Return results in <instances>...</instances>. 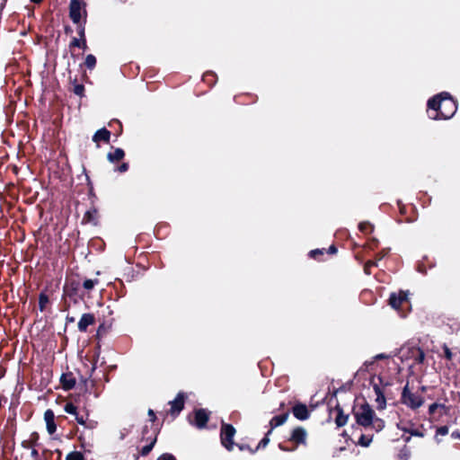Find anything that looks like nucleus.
<instances>
[{
    "instance_id": "nucleus-1",
    "label": "nucleus",
    "mask_w": 460,
    "mask_h": 460,
    "mask_svg": "<svg viewBox=\"0 0 460 460\" xmlns=\"http://www.w3.org/2000/svg\"><path fill=\"white\" fill-rule=\"evenodd\" d=\"M428 115L431 119H451L457 111V102L447 92H442L428 101Z\"/></svg>"
},
{
    "instance_id": "nucleus-2",
    "label": "nucleus",
    "mask_w": 460,
    "mask_h": 460,
    "mask_svg": "<svg viewBox=\"0 0 460 460\" xmlns=\"http://www.w3.org/2000/svg\"><path fill=\"white\" fill-rule=\"evenodd\" d=\"M370 384L376 395V408L379 411L385 410L386 408V401H394L400 391V387L394 380L391 379V382H389L380 376H373L370 379Z\"/></svg>"
},
{
    "instance_id": "nucleus-3",
    "label": "nucleus",
    "mask_w": 460,
    "mask_h": 460,
    "mask_svg": "<svg viewBox=\"0 0 460 460\" xmlns=\"http://www.w3.org/2000/svg\"><path fill=\"white\" fill-rule=\"evenodd\" d=\"M352 413L356 420V423L364 428L370 427L373 423V417H375V411L364 400L362 403H355L352 408Z\"/></svg>"
},
{
    "instance_id": "nucleus-4",
    "label": "nucleus",
    "mask_w": 460,
    "mask_h": 460,
    "mask_svg": "<svg viewBox=\"0 0 460 460\" xmlns=\"http://www.w3.org/2000/svg\"><path fill=\"white\" fill-rule=\"evenodd\" d=\"M81 281L78 279H66L63 287L62 299L65 301L66 308L70 306L66 304V298L74 304H77L79 300L84 297V292L80 293Z\"/></svg>"
},
{
    "instance_id": "nucleus-5",
    "label": "nucleus",
    "mask_w": 460,
    "mask_h": 460,
    "mask_svg": "<svg viewBox=\"0 0 460 460\" xmlns=\"http://www.w3.org/2000/svg\"><path fill=\"white\" fill-rule=\"evenodd\" d=\"M400 402L411 411H416L424 404L425 400L421 394L411 392L407 382L402 389Z\"/></svg>"
},
{
    "instance_id": "nucleus-6",
    "label": "nucleus",
    "mask_w": 460,
    "mask_h": 460,
    "mask_svg": "<svg viewBox=\"0 0 460 460\" xmlns=\"http://www.w3.org/2000/svg\"><path fill=\"white\" fill-rule=\"evenodd\" d=\"M69 18L76 24L87 21L86 3L83 0H70L69 6Z\"/></svg>"
},
{
    "instance_id": "nucleus-7",
    "label": "nucleus",
    "mask_w": 460,
    "mask_h": 460,
    "mask_svg": "<svg viewBox=\"0 0 460 460\" xmlns=\"http://www.w3.org/2000/svg\"><path fill=\"white\" fill-rule=\"evenodd\" d=\"M235 433L236 429L232 424L222 422L220 428V442L227 451H232L234 448V438Z\"/></svg>"
},
{
    "instance_id": "nucleus-8",
    "label": "nucleus",
    "mask_w": 460,
    "mask_h": 460,
    "mask_svg": "<svg viewBox=\"0 0 460 460\" xmlns=\"http://www.w3.org/2000/svg\"><path fill=\"white\" fill-rule=\"evenodd\" d=\"M450 407L445 403L434 402L429 406L428 414L430 422H438L441 419L449 414Z\"/></svg>"
},
{
    "instance_id": "nucleus-9",
    "label": "nucleus",
    "mask_w": 460,
    "mask_h": 460,
    "mask_svg": "<svg viewBox=\"0 0 460 460\" xmlns=\"http://www.w3.org/2000/svg\"><path fill=\"white\" fill-rule=\"evenodd\" d=\"M209 415L210 412L207 409H196L193 411V417L189 416V422L197 429H205L209 420Z\"/></svg>"
},
{
    "instance_id": "nucleus-10",
    "label": "nucleus",
    "mask_w": 460,
    "mask_h": 460,
    "mask_svg": "<svg viewBox=\"0 0 460 460\" xmlns=\"http://www.w3.org/2000/svg\"><path fill=\"white\" fill-rule=\"evenodd\" d=\"M186 400V394L183 392H179L174 398V400L171 401L169 404L171 405L170 410L168 411V414L175 418L180 414V412L184 409Z\"/></svg>"
},
{
    "instance_id": "nucleus-11",
    "label": "nucleus",
    "mask_w": 460,
    "mask_h": 460,
    "mask_svg": "<svg viewBox=\"0 0 460 460\" xmlns=\"http://www.w3.org/2000/svg\"><path fill=\"white\" fill-rule=\"evenodd\" d=\"M100 213L96 206H90L89 209L85 211L82 224L83 225H92L93 226H98L100 225Z\"/></svg>"
},
{
    "instance_id": "nucleus-12",
    "label": "nucleus",
    "mask_w": 460,
    "mask_h": 460,
    "mask_svg": "<svg viewBox=\"0 0 460 460\" xmlns=\"http://www.w3.org/2000/svg\"><path fill=\"white\" fill-rule=\"evenodd\" d=\"M306 436L307 432L305 428L303 427H296L290 435L289 441L296 444V447L298 445H305L306 444Z\"/></svg>"
},
{
    "instance_id": "nucleus-13",
    "label": "nucleus",
    "mask_w": 460,
    "mask_h": 460,
    "mask_svg": "<svg viewBox=\"0 0 460 460\" xmlns=\"http://www.w3.org/2000/svg\"><path fill=\"white\" fill-rule=\"evenodd\" d=\"M408 302L407 292L402 290L398 294L392 293L389 297V305L394 309H399L403 304Z\"/></svg>"
},
{
    "instance_id": "nucleus-14",
    "label": "nucleus",
    "mask_w": 460,
    "mask_h": 460,
    "mask_svg": "<svg viewBox=\"0 0 460 460\" xmlns=\"http://www.w3.org/2000/svg\"><path fill=\"white\" fill-rule=\"evenodd\" d=\"M294 417L299 420H305L310 417V411L305 403L296 402L292 407Z\"/></svg>"
},
{
    "instance_id": "nucleus-15",
    "label": "nucleus",
    "mask_w": 460,
    "mask_h": 460,
    "mask_svg": "<svg viewBox=\"0 0 460 460\" xmlns=\"http://www.w3.org/2000/svg\"><path fill=\"white\" fill-rule=\"evenodd\" d=\"M96 322L95 316L92 313L84 314L77 324V328L81 332H86L88 327L93 325Z\"/></svg>"
},
{
    "instance_id": "nucleus-16",
    "label": "nucleus",
    "mask_w": 460,
    "mask_h": 460,
    "mask_svg": "<svg viewBox=\"0 0 460 460\" xmlns=\"http://www.w3.org/2000/svg\"><path fill=\"white\" fill-rule=\"evenodd\" d=\"M413 425L414 424L411 421L404 422L401 420L400 422L397 423V428L400 430L403 431L404 433L410 434L411 436L423 438L424 433L419 430L418 429H413Z\"/></svg>"
},
{
    "instance_id": "nucleus-17",
    "label": "nucleus",
    "mask_w": 460,
    "mask_h": 460,
    "mask_svg": "<svg viewBox=\"0 0 460 460\" xmlns=\"http://www.w3.org/2000/svg\"><path fill=\"white\" fill-rule=\"evenodd\" d=\"M332 411L336 412L335 424L337 427L341 428L345 426L349 420V414L344 413L343 409L339 402H337L334 408L331 410V412Z\"/></svg>"
},
{
    "instance_id": "nucleus-18",
    "label": "nucleus",
    "mask_w": 460,
    "mask_h": 460,
    "mask_svg": "<svg viewBox=\"0 0 460 460\" xmlns=\"http://www.w3.org/2000/svg\"><path fill=\"white\" fill-rule=\"evenodd\" d=\"M60 384L65 391H70L75 386L76 380L72 372H67L61 375Z\"/></svg>"
},
{
    "instance_id": "nucleus-19",
    "label": "nucleus",
    "mask_w": 460,
    "mask_h": 460,
    "mask_svg": "<svg viewBox=\"0 0 460 460\" xmlns=\"http://www.w3.org/2000/svg\"><path fill=\"white\" fill-rule=\"evenodd\" d=\"M159 432L160 429L154 426L148 427L147 425H145L141 432V441H151L154 438H155V440H157Z\"/></svg>"
},
{
    "instance_id": "nucleus-20",
    "label": "nucleus",
    "mask_w": 460,
    "mask_h": 460,
    "mask_svg": "<svg viewBox=\"0 0 460 460\" xmlns=\"http://www.w3.org/2000/svg\"><path fill=\"white\" fill-rule=\"evenodd\" d=\"M111 139V131L106 128H102L98 129L93 136L92 140L96 143L97 146H99L100 142H104L108 144Z\"/></svg>"
},
{
    "instance_id": "nucleus-21",
    "label": "nucleus",
    "mask_w": 460,
    "mask_h": 460,
    "mask_svg": "<svg viewBox=\"0 0 460 460\" xmlns=\"http://www.w3.org/2000/svg\"><path fill=\"white\" fill-rule=\"evenodd\" d=\"M44 420L46 421V427L49 434H54L57 430L54 411L50 409L47 410L44 413Z\"/></svg>"
},
{
    "instance_id": "nucleus-22",
    "label": "nucleus",
    "mask_w": 460,
    "mask_h": 460,
    "mask_svg": "<svg viewBox=\"0 0 460 460\" xmlns=\"http://www.w3.org/2000/svg\"><path fill=\"white\" fill-rule=\"evenodd\" d=\"M289 417V411H286L285 412L274 416L269 422L270 430L273 431L274 429L283 425Z\"/></svg>"
},
{
    "instance_id": "nucleus-23",
    "label": "nucleus",
    "mask_w": 460,
    "mask_h": 460,
    "mask_svg": "<svg viewBox=\"0 0 460 460\" xmlns=\"http://www.w3.org/2000/svg\"><path fill=\"white\" fill-rule=\"evenodd\" d=\"M125 157V152L122 148L117 147L113 152L107 154V159L111 163L119 162Z\"/></svg>"
},
{
    "instance_id": "nucleus-24",
    "label": "nucleus",
    "mask_w": 460,
    "mask_h": 460,
    "mask_svg": "<svg viewBox=\"0 0 460 460\" xmlns=\"http://www.w3.org/2000/svg\"><path fill=\"white\" fill-rule=\"evenodd\" d=\"M100 283V280L98 279H85L83 283H81V287L84 288V292L89 293L91 290H93L95 286H97Z\"/></svg>"
},
{
    "instance_id": "nucleus-25",
    "label": "nucleus",
    "mask_w": 460,
    "mask_h": 460,
    "mask_svg": "<svg viewBox=\"0 0 460 460\" xmlns=\"http://www.w3.org/2000/svg\"><path fill=\"white\" fill-rule=\"evenodd\" d=\"M69 48L70 49L79 48V49H82L83 50H86L88 48L86 39H77V38L74 37L69 43Z\"/></svg>"
},
{
    "instance_id": "nucleus-26",
    "label": "nucleus",
    "mask_w": 460,
    "mask_h": 460,
    "mask_svg": "<svg viewBox=\"0 0 460 460\" xmlns=\"http://www.w3.org/2000/svg\"><path fill=\"white\" fill-rule=\"evenodd\" d=\"M413 360L416 364H422L425 360V353L420 348H416L411 350Z\"/></svg>"
},
{
    "instance_id": "nucleus-27",
    "label": "nucleus",
    "mask_w": 460,
    "mask_h": 460,
    "mask_svg": "<svg viewBox=\"0 0 460 460\" xmlns=\"http://www.w3.org/2000/svg\"><path fill=\"white\" fill-rule=\"evenodd\" d=\"M146 445L139 449V455L142 456H147L150 454V452L153 450L157 440H155V438H152L151 441H146Z\"/></svg>"
},
{
    "instance_id": "nucleus-28",
    "label": "nucleus",
    "mask_w": 460,
    "mask_h": 460,
    "mask_svg": "<svg viewBox=\"0 0 460 460\" xmlns=\"http://www.w3.org/2000/svg\"><path fill=\"white\" fill-rule=\"evenodd\" d=\"M385 426V422L383 419L378 418L375 415L373 417V423H371L370 427L375 429L376 432H379L384 429Z\"/></svg>"
},
{
    "instance_id": "nucleus-29",
    "label": "nucleus",
    "mask_w": 460,
    "mask_h": 460,
    "mask_svg": "<svg viewBox=\"0 0 460 460\" xmlns=\"http://www.w3.org/2000/svg\"><path fill=\"white\" fill-rule=\"evenodd\" d=\"M49 303V296L45 292H40L39 295V309L43 312L47 305Z\"/></svg>"
},
{
    "instance_id": "nucleus-30",
    "label": "nucleus",
    "mask_w": 460,
    "mask_h": 460,
    "mask_svg": "<svg viewBox=\"0 0 460 460\" xmlns=\"http://www.w3.org/2000/svg\"><path fill=\"white\" fill-rule=\"evenodd\" d=\"M88 199L90 201V206H96V202L98 200V197L93 188V184L90 183L88 188Z\"/></svg>"
},
{
    "instance_id": "nucleus-31",
    "label": "nucleus",
    "mask_w": 460,
    "mask_h": 460,
    "mask_svg": "<svg viewBox=\"0 0 460 460\" xmlns=\"http://www.w3.org/2000/svg\"><path fill=\"white\" fill-rule=\"evenodd\" d=\"M358 230L363 234H368L373 232L374 226L369 222H360L358 225Z\"/></svg>"
},
{
    "instance_id": "nucleus-32",
    "label": "nucleus",
    "mask_w": 460,
    "mask_h": 460,
    "mask_svg": "<svg viewBox=\"0 0 460 460\" xmlns=\"http://www.w3.org/2000/svg\"><path fill=\"white\" fill-rule=\"evenodd\" d=\"M96 58L93 54H88L85 58L84 65L85 66L92 70L96 66Z\"/></svg>"
},
{
    "instance_id": "nucleus-33",
    "label": "nucleus",
    "mask_w": 460,
    "mask_h": 460,
    "mask_svg": "<svg viewBox=\"0 0 460 460\" xmlns=\"http://www.w3.org/2000/svg\"><path fill=\"white\" fill-rule=\"evenodd\" d=\"M217 75L214 72H207L203 75V81L209 85H214L216 83Z\"/></svg>"
},
{
    "instance_id": "nucleus-34",
    "label": "nucleus",
    "mask_w": 460,
    "mask_h": 460,
    "mask_svg": "<svg viewBox=\"0 0 460 460\" xmlns=\"http://www.w3.org/2000/svg\"><path fill=\"white\" fill-rule=\"evenodd\" d=\"M373 437L362 434L358 441V444L361 447H367L372 442Z\"/></svg>"
},
{
    "instance_id": "nucleus-35",
    "label": "nucleus",
    "mask_w": 460,
    "mask_h": 460,
    "mask_svg": "<svg viewBox=\"0 0 460 460\" xmlns=\"http://www.w3.org/2000/svg\"><path fill=\"white\" fill-rule=\"evenodd\" d=\"M272 433L271 430H268L265 434L264 438L259 442L258 446L256 447V450L258 451L260 448H265L268 444L270 443V435Z\"/></svg>"
},
{
    "instance_id": "nucleus-36",
    "label": "nucleus",
    "mask_w": 460,
    "mask_h": 460,
    "mask_svg": "<svg viewBox=\"0 0 460 460\" xmlns=\"http://www.w3.org/2000/svg\"><path fill=\"white\" fill-rule=\"evenodd\" d=\"M87 21H83V22L76 23V31L79 36L78 39H86L85 37V24Z\"/></svg>"
},
{
    "instance_id": "nucleus-37",
    "label": "nucleus",
    "mask_w": 460,
    "mask_h": 460,
    "mask_svg": "<svg viewBox=\"0 0 460 460\" xmlns=\"http://www.w3.org/2000/svg\"><path fill=\"white\" fill-rule=\"evenodd\" d=\"M66 460H84V456L81 452L73 451L67 454Z\"/></svg>"
},
{
    "instance_id": "nucleus-38",
    "label": "nucleus",
    "mask_w": 460,
    "mask_h": 460,
    "mask_svg": "<svg viewBox=\"0 0 460 460\" xmlns=\"http://www.w3.org/2000/svg\"><path fill=\"white\" fill-rule=\"evenodd\" d=\"M449 432V429L447 426H440L436 430V436H435V439L438 443L440 442V440L438 438V436H446L447 435Z\"/></svg>"
},
{
    "instance_id": "nucleus-39",
    "label": "nucleus",
    "mask_w": 460,
    "mask_h": 460,
    "mask_svg": "<svg viewBox=\"0 0 460 460\" xmlns=\"http://www.w3.org/2000/svg\"><path fill=\"white\" fill-rule=\"evenodd\" d=\"M325 252V249H315L309 252V257L320 261V256L323 255Z\"/></svg>"
},
{
    "instance_id": "nucleus-40",
    "label": "nucleus",
    "mask_w": 460,
    "mask_h": 460,
    "mask_svg": "<svg viewBox=\"0 0 460 460\" xmlns=\"http://www.w3.org/2000/svg\"><path fill=\"white\" fill-rule=\"evenodd\" d=\"M108 332V327L105 325L104 323H101L98 326L97 332H96V337L98 339L103 337Z\"/></svg>"
},
{
    "instance_id": "nucleus-41",
    "label": "nucleus",
    "mask_w": 460,
    "mask_h": 460,
    "mask_svg": "<svg viewBox=\"0 0 460 460\" xmlns=\"http://www.w3.org/2000/svg\"><path fill=\"white\" fill-rule=\"evenodd\" d=\"M377 266V262L376 261H367L364 265V272L366 275L371 274V269L372 267Z\"/></svg>"
},
{
    "instance_id": "nucleus-42",
    "label": "nucleus",
    "mask_w": 460,
    "mask_h": 460,
    "mask_svg": "<svg viewBox=\"0 0 460 460\" xmlns=\"http://www.w3.org/2000/svg\"><path fill=\"white\" fill-rule=\"evenodd\" d=\"M64 410L69 414L75 415L77 413V407L72 402L66 403Z\"/></svg>"
},
{
    "instance_id": "nucleus-43",
    "label": "nucleus",
    "mask_w": 460,
    "mask_h": 460,
    "mask_svg": "<svg viewBox=\"0 0 460 460\" xmlns=\"http://www.w3.org/2000/svg\"><path fill=\"white\" fill-rule=\"evenodd\" d=\"M73 93L80 97L84 96V85L82 84H75L73 88Z\"/></svg>"
},
{
    "instance_id": "nucleus-44",
    "label": "nucleus",
    "mask_w": 460,
    "mask_h": 460,
    "mask_svg": "<svg viewBox=\"0 0 460 460\" xmlns=\"http://www.w3.org/2000/svg\"><path fill=\"white\" fill-rule=\"evenodd\" d=\"M390 248H384L382 249L380 252H378L376 254V261L377 262L378 261H381L383 260L385 256H387L390 252Z\"/></svg>"
},
{
    "instance_id": "nucleus-45",
    "label": "nucleus",
    "mask_w": 460,
    "mask_h": 460,
    "mask_svg": "<svg viewBox=\"0 0 460 460\" xmlns=\"http://www.w3.org/2000/svg\"><path fill=\"white\" fill-rule=\"evenodd\" d=\"M236 446L239 448V450H241V451H249L252 455L257 452L256 448L253 449V448H252L247 444H236Z\"/></svg>"
},
{
    "instance_id": "nucleus-46",
    "label": "nucleus",
    "mask_w": 460,
    "mask_h": 460,
    "mask_svg": "<svg viewBox=\"0 0 460 460\" xmlns=\"http://www.w3.org/2000/svg\"><path fill=\"white\" fill-rule=\"evenodd\" d=\"M442 349H443V351H444L445 358H447V360H452L453 353H452L451 349L447 347V345L444 344L442 346Z\"/></svg>"
},
{
    "instance_id": "nucleus-47",
    "label": "nucleus",
    "mask_w": 460,
    "mask_h": 460,
    "mask_svg": "<svg viewBox=\"0 0 460 460\" xmlns=\"http://www.w3.org/2000/svg\"><path fill=\"white\" fill-rule=\"evenodd\" d=\"M157 460H177L176 457L170 453H164L162 454Z\"/></svg>"
},
{
    "instance_id": "nucleus-48",
    "label": "nucleus",
    "mask_w": 460,
    "mask_h": 460,
    "mask_svg": "<svg viewBox=\"0 0 460 460\" xmlns=\"http://www.w3.org/2000/svg\"><path fill=\"white\" fill-rule=\"evenodd\" d=\"M128 163H122L120 165L117 167V171L119 172H125L128 170Z\"/></svg>"
},
{
    "instance_id": "nucleus-49",
    "label": "nucleus",
    "mask_w": 460,
    "mask_h": 460,
    "mask_svg": "<svg viewBox=\"0 0 460 460\" xmlns=\"http://www.w3.org/2000/svg\"><path fill=\"white\" fill-rule=\"evenodd\" d=\"M33 445H34L33 439L24 440L22 443V447L27 448V449L31 448Z\"/></svg>"
},
{
    "instance_id": "nucleus-50",
    "label": "nucleus",
    "mask_w": 460,
    "mask_h": 460,
    "mask_svg": "<svg viewBox=\"0 0 460 460\" xmlns=\"http://www.w3.org/2000/svg\"><path fill=\"white\" fill-rule=\"evenodd\" d=\"M147 414L149 416V420L152 423H154L156 420V419H157L155 411L152 409H149L148 411H147Z\"/></svg>"
},
{
    "instance_id": "nucleus-51",
    "label": "nucleus",
    "mask_w": 460,
    "mask_h": 460,
    "mask_svg": "<svg viewBox=\"0 0 460 460\" xmlns=\"http://www.w3.org/2000/svg\"><path fill=\"white\" fill-rule=\"evenodd\" d=\"M75 416V420H76L77 423H79L81 425L85 424V420L83 415H79L77 412Z\"/></svg>"
},
{
    "instance_id": "nucleus-52",
    "label": "nucleus",
    "mask_w": 460,
    "mask_h": 460,
    "mask_svg": "<svg viewBox=\"0 0 460 460\" xmlns=\"http://www.w3.org/2000/svg\"><path fill=\"white\" fill-rule=\"evenodd\" d=\"M337 247L335 246V244H332L328 250H325V252L329 253V254H334L337 252Z\"/></svg>"
},
{
    "instance_id": "nucleus-53",
    "label": "nucleus",
    "mask_w": 460,
    "mask_h": 460,
    "mask_svg": "<svg viewBox=\"0 0 460 460\" xmlns=\"http://www.w3.org/2000/svg\"><path fill=\"white\" fill-rule=\"evenodd\" d=\"M451 438L454 439H460V431L455 430L451 433Z\"/></svg>"
},
{
    "instance_id": "nucleus-54",
    "label": "nucleus",
    "mask_w": 460,
    "mask_h": 460,
    "mask_svg": "<svg viewBox=\"0 0 460 460\" xmlns=\"http://www.w3.org/2000/svg\"><path fill=\"white\" fill-rule=\"evenodd\" d=\"M6 373L5 367H4L2 365H0V379H2Z\"/></svg>"
},
{
    "instance_id": "nucleus-55",
    "label": "nucleus",
    "mask_w": 460,
    "mask_h": 460,
    "mask_svg": "<svg viewBox=\"0 0 460 460\" xmlns=\"http://www.w3.org/2000/svg\"><path fill=\"white\" fill-rule=\"evenodd\" d=\"M377 244H378V240L373 238L372 240V245H371V249H375L377 247Z\"/></svg>"
},
{
    "instance_id": "nucleus-56",
    "label": "nucleus",
    "mask_w": 460,
    "mask_h": 460,
    "mask_svg": "<svg viewBox=\"0 0 460 460\" xmlns=\"http://www.w3.org/2000/svg\"><path fill=\"white\" fill-rule=\"evenodd\" d=\"M411 438V435H410V436H405V435H402V438L403 439V441H404L405 443L410 442Z\"/></svg>"
},
{
    "instance_id": "nucleus-57",
    "label": "nucleus",
    "mask_w": 460,
    "mask_h": 460,
    "mask_svg": "<svg viewBox=\"0 0 460 460\" xmlns=\"http://www.w3.org/2000/svg\"><path fill=\"white\" fill-rule=\"evenodd\" d=\"M66 320L67 323H74L75 321V317L66 315Z\"/></svg>"
},
{
    "instance_id": "nucleus-58",
    "label": "nucleus",
    "mask_w": 460,
    "mask_h": 460,
    "mask_svg": "<svg viewBox=\"0 0 460 460\" xmlns=\"http://www.w3.org/2000/svg\"><path fill=\"white\" fill-rule=\"evenodd\" d=\"M279 449H280V450H282V451H290V449H289V448L286 447H285L283 444H281V443H280V444H279Z\"/></svg>"
},
{
    "instance_id": "nucleus-59",
    "label": "nucleus",
    "mask_w": 460,
    "mask_h": 460,
    "mask_svg": "<svg viewBox=\"0 0 460 460\" xmlns=\"http://www.w3.org/2000/svg\"><path fill=\"white\" fill-rule=\"evenodd\" d=\"M65 32L66 34H69L72 32V29L69 25L65 26Z\"/></svg>"
},
{
    "instance_id": "nucleus-60",
    "label": "nucleus",
    "mask_w": 460,
    "mask_h": 460,
    "mask_svg": "<svg viewBox=\"0 0 460 460\" xmlns=\"http://www.w3.org/2000/svg\"><path fill=\"white\" fill-rule=\"evenodd\" d=\"M387 358V356L385 354H379V355L376 356V359H383V358Z\"/></svg>"
},
{
    "instance_id": "nucleus-61",
    "label": "nucleus",
    "mask_w": 460,
    "mask_h": 460,
    "mask_svg": "<svg viewBox=\"0 0 460 460\" xmlns=\"http://www.w3.org/2000/svg\"><path fill=\"white\" fill-rule=\"evenodd\" d=\"M285 406H286V404H285V402H280L279 407V411H282V410H284V409H285Z\"/></svg>"
},
{
    "instance_id": "nucleus-62",
    "label": "nucleus",
    "mask_w": 460,
    "mask_h": 460,
    "mask_svg": "<svg viewBox=\"0 0 460 460\" xmlns=\"http://www.w3.org/2000/svg\"><path fill=\"white\" fill-rule=\"evenodd\" d=\"M31 437H33V439H34L33 441H34V442H35V441L38 439V438H39V436H38V434H37L36 432L32 433V434H31Z\"/></svg>"
},
{
    "instance_id": "nucleus-63",
    "label": "nucleus",
    "mask_w": 460,
    "mask_h": 460,
    "mask_svg": "<svg viewBox=\"0 0 460 460\" xmlns=\"http://www.w3.org/2000/svg\"><path fill=\"white\" fill-rule=\"evenodd\" d=\"M86 181H87V187L89 188V184L93 183V181H91V178L87 174H86Z\"/></svg>"
},
{
    "instance_id": "nucleus-64",
    "label": "nucleus",
    "mask_w": 460,
    "mask_h": 460,
    "mask_svg": "<svg viewBox=\"0 0 460 460\" xmlns=\"http://www.w3.org/2000/svg\"><path fill=\"white\" fill-rule=\"evenodd\" d=\"M420 390L422 393H424V392H426V391H427V386L422 385V386L420 388Z\"/></svg>"
}]
</instances>
